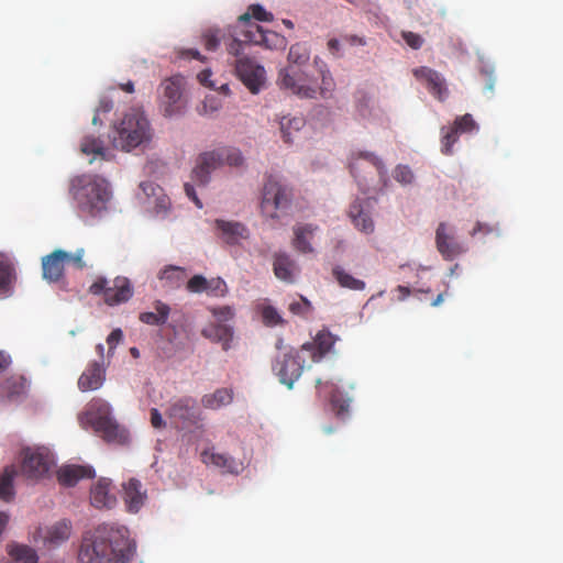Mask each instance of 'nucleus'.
<instances>
[{"instance_id": "1", "label": "nucleus", "mask_w": 563, "mask_h": 563, "mask_svg": "<svg viewBox=\"0 0 563 563\" xmlns=\"http://www.w3.org/2000/svg\"><path fill=\"white\" fill-rule=\"evenodd\" d=\"M135 549L124 526L101 523L84 532L77 560L78 563H129Z\"/></svg>"}, {"instance_id": "2", "label": "nucleus", "mask_w": 563, "mask_h": 563, "mask_svg": "<svg viewBox=\"0 0 563 563\" xmlns=\"http://www.w3.org/2000/svg\"><path fill=\"white\" fill-rule=\"evenodd\" d=\"M69 195L76 202L77 210L92 218L107 211L112 197L109 183L95 174H81L69 180Z\"/></svg>"}, {"instance_id": "3", "label": "nucleus", "mask_w": 563, "mask_h": 563, "mask_svg": "<svg viewBox=\"0 0 563 563\" xmlns=\"http://www.w3.org/2000/svg\"><path fill=\"white\" fill-rule=\"evenodd\" d=\"M154 132L150 120L141 108H131L113 124L110 135L112 146L123 152L145 148Z\"/></svg>"}, {"instance_id": "4", "label": "nucleus", "mask_w": 563, "mask_h": 563, "mask_svg": "<svg viewBox=\"0 0 563 563\" xmlns=\"http://www.w3.org/2000/svg\"><path fill=\"white\" fill-rule=\"evenodd\" d=\"M314 65L321 76V84L319 88L307 82V78L300 71L294 70L291 67L282 69L279 71L278 81L282 88L290 90L294 95L306 98L314 99L319 93L322 98H329L335 88L334 79L327 68L325 63L320 58H314Z\"/></svg>"}, {"instance_id": "5", "label": "nucleus", "mask_w": 563, "mask_h": 563, "mask_svg": "<svg viewBox=\"0 0 563 563\" xmlns=\"http://www.w3.org/2000/svg\"><path fill=\"white\" fill-rule=\"evenodd\" d=\"M111 412V407L104 399L92 398L80 419L101 434L104 441L123 443L126 440L125 431L119 427Z\"/></svg>"}, {"instance_id": "6", "label": "nucleus", "mask_w": 563, "mask_h": 563, "mask_svg": "<svg viewBox=\"0 0 563 563\" xmlns=\"http://www.w3.org/2000/svg\"><path fill=\"white\" fill-rule=\"evenodd\" d=\"M244 158L240 150L234 147H219L199 154L196 166L192 169V179L200 186H206L210 180L212 172L229 165L239 167L243 164Z\"/></svg>"}, {"instance_id": "7", "label": "nucleus", "mask_w": 563, "mask_h": 563, "mask_svg": "<svg viewBox=\"0 0 563 563\" xmlns=\"http://www.w3.org/2000/svg\"><path fill=\"white\" fill-rule=\"evenodd\" d=\"M292 199V189L282 183L277 177H266L261 196L260 209L263 217L267 219H279V212L286 210Z\"/></svg>"}, {"instance_id": "8", "label": "nucleus", "mask_w": 563, "mask_h": 563, "mask_svg": "<svg viewBox=\"0 0 563 563\" xmlns=\"http://www.w3.org/2000/svg\"><path fill=\"white\" fill-rule=\"evenodd\" d=\"M165 413L170 423L179 430L199 428L203 419L197 400L190 396L172 400Z\"/></svg>"}, {"instance_id": "9", "label": "nucleus", "mask_w": 563, "mask_h": 563, "mask_svg": "<svg viewBox=\"0 0 563 563\" xmlns=\"http://www.w3.org/2000/svg\"><path fill=\"white\" fill-rule=\"evenodd\" d=\"M89 292L103 295L107 305L115 306L126 302L133 296V288L126 277L118 276L111 283L99 277L90 285Z\"/></svg>"}, {"instance_id": "10", "label": "nucleus", "mask_w": 563, "mask_h": 563, "mask_svg": "<svg viewBox=\"0 0 563 563\" xmlns=\"http://www.w3.org/2000/svg\"><path fill=\"white\" fill-rule=\"evenodd\" d=\"M22 474L29 479L44 477L53 465L49 452L44 448H25L22 453Z\"/></svg>"}, {"instance_id": "11", "label": "nucleus", "mask_w": 563, "mask_h": 563, "mask_svg": "<svg viewBox=\"0 0 563 563\" xmlns=\"http://www.w3.org/2000/svg\"><path fill=\"white\" fill-rule=\"evenodd\" d=\"M301 351L290 350L276 357L273 363V372L278 376L279 382L291 388L294 383L301 376L305 360L300 357Z\"/></svg>"}, {"instance_id": "12", "label": "nucleus", "mask_w": 563, "mask_h": 563, "mask_svg": "<svg viewBox=\"0 0 563 563\" xmlns=\"http://www.w3.org/2000/svg\"><path fill=\"white\" fill-rule=\"evenodd\" d=\"M240 23L245 26L243 31L244 41L252 42L255 45H262L266 48H283L286 46V38L274 31L264 30L254 22H250V14L244 13L240 16Z\"/></svg>"}, {"instance_id": "13", "label": "nucleus", "mask_w": 563, "mask_h": 563, "mask_svg": "<svg viewBox=\"0 0 563 563\" xmlns=\"http://www.w3.org/2000/svg\"><path fill=\"white\" fill-rule=\"evenodd\" d=\"M235 71L240 80L252 93H257L266 80V71L263 66L250 57H240L235 62Z\"/></svg>"}, {"instance_id": "14", "label": "nucleus", "mask_w": 563, "mask_h": 563, "mask_svg": "<svg viewBox=\"0 0 563 563\" xmlns=\"http://www.w3.org/2000/svg\"><path fill=\"white\" fill-rule=\"evenodd\" d=\"M374 200L369 198H357L351 203L347 217L357 231L364 234H372L374 232L375 223L372 218Z\"/></svg>"}, {"instance_id": "15", "label": "nucleus", "mask_w": 563, "mask_h": 563, "mask_svg": "<svg viewBox=\"0 0 563 563\" xmlns=\"http://www.w3.org/2000/svg\"><path fill=\"white\" fill-rule=\"evenodd\" d=\"M435 246L445 261H453L466 251L445 222H441L437 228Z\"/></svg>"}, {"instance_id": "16", "label": "nucleus", "mask_w": 563, "mask_h": 563, "mask_svg": "<svg viewBox=\"0 0 563 563\" xmlns=\"http://www.w3.org/2000/svg\"><path fill=\"white\" fill-rule=\"evenodd\" d=\"M415 78L426 86L428 91L439 101L449 97V89L444 77L437 70L427 66H420L412 70Z\"/></svg>"}, {"instance_id": "17", "label": "nucleus", "mask_w": 563, "mask_h": 563, "mask_svg": "<svg viewBox=\"0 0 563 563\" xmlns=\"http://www.w3.org/2000/svg\"><path fill=\"white\" fill-rule=\"evenodd\" d=\"M163 96L167 100L164 108V114L166 117H173L181 112L180 97L183 89V77L173 76L165 79L162 84Z\"/></svg>"}, {"instance_id": "18", "label": "nucleus", "mask_w": 563, "mask_h": 563, "mask_svg": "<svg viewBox=\"0 0 563 563\" xmlns=\"http://www.w3.org/2000/svg\"><path fill=\"white\" fill-rule=\"evenodd\" d=\"M67 252L55 250L42 258V276L48 283H57L64 276Z\"/></svg>"}, {"instance_id": "19", "label": "nucleus", "mask_w": 563, "mask_h": 563, "mask_svg": "<svg viewBox=\"0 0 563 563\" xmlns=\"http://www.w3.org/2000/svg\"><path fill=\"white\" fill-rule=\"evenodd\" d=\"M335 338L328 330H321L311 342L301 345L300 351L309 353L310 360L320 362L333 347Z\"/></svg>"}, {"instance_id": "20", "label": "nucleus", "mask_w": 563, "mask_h": 563, "mask_svg": "<svg viewBox=\"0 0 563 563\" xmlns=\"http://www.w3.org/2000/svg\"><path fill=\"white\" fill-rule=\"evenodd\" d=\"M106 380V365L102 362L92 361L78 378V388L81 391L99 389Z\"/></svg>"}, {"instance_id": "21", "label": "nucleus", "mask_w": 563, "mask_h": 563, "mask_svg": "<svg viewBox=\"0 0 563 563\" xmlns=\"http://www.w3.org/2000/svg\"><path fill=\"white\" fill-rule=\"evenodd\" d=\"M214 224L221 239L228 244H238L241 240H246L250 236L249 229L241 222L217 219Z\"/></svg>"}, {"instance_id": "22", "label": "nucleus", "mask_w": 563, "mask_h": 563, "mask_svg": "<svg viewBox=\"0 0 563 563\" xmlns=\"http://www.w3.org/2000/svg\"><path fill=\"white\" fill-rule=\"evenodd\" d=\"M123 499L128 511L136 514L146 500V492L136 478H130L123 484Z\"/></svg>"}, {"instance_id": "23", "label": "nucleus", "mask_w": 563, "mask_h": 563, "mask_svg": "<svg viewBox=\"0 0 563 563\" xmlns=\"http://www.w3.org/2000/svg\"><path fill=\"white\" fill-rule=\"evenodd\" d=\"M201 461L206 465H213L218 468H222L228 473L238 474L242 470L243 465L238 462L234 457L217 453L213 450H205L201 452Z\"/></svg>"}, {"instance_id": "24", "label": "nucleus", "mask_w": 563, "mask_h": 563, "mask_svg": "<svg viewBox=\"0 0 563 563\" xmlns=\"http://www.w3.org/2000/svg\"><path fill=\"white\" fill-rule=\"evenodd\" d=\"M110 481L100 478L90 490L91 505L96 508H112L115 503V496L110 492Z\"/></svg>"}, {"instance_id": "25", "label": "nucleus", "mask_w": 563, "mask_h": 563, "mask_svg": "<svg viewBox=\"0 0 563 563\" xmlns=\"http://www.w3.org/2000/svg\"><path fill=\"white\" fill-rule=\"evenodd\" d=\"M95 477V470L88 465H65L57 472L58 482L65 486H74L81 478Z\"/></svg>"}, {"instance_id": "26", "label": "nucleus", "mask_w": 563, "mask_h": 563, "mask_svg": "<svg viewBox=\"0 0 563 563\" xmlns=\"http://www.w3.org/2000/svg\"><path fill=\"white\" fill-rule=\"evenodd\" d=\"M273 271L278 279L294 283L297 265L288 254L279 252L274 255Z\"/></svg>"}, {"instance_id": "27", "label": "nucleus", "mask_w": 563, "mask_h": 563, "mask_svg": "<svg viewBox=\"0 0 563 563\" xmlns=\"http://www.w3.org/2000/svg\"><path fill=\"white\" fill-rule=\"evenodd\" d=\"M317 230L318 227L313 224H298L294 227V247L300 253H312L311 239Z\"/></svg>"}, {"instance_id": "28", "label": "nucleus", "mask_w": 563, "mask_h": 563, "mask_svg": "<svg viewBox=\"0 0 563 563\" xmlns=\"http://www.w3.org/2000/svg\"><path fill=\"white\" fill-rule=\"evenodd\" d=\"M71 534V523L68 520H60L46 529L44 542L57 547L66 542Z\"/></svg>"}, {"instance_id": "29", "label": "nucleus", "mask_w": 563, "mask_h": 563, "mask_svg": "<svg viewBox=\"0 0 563 563\" xmlns=\"http://www.w3.org/2000/svg\"><path fill=\"white\" fill-rule=\"evenodd\" d=\"M202 335L222 344L223 350H229L233 336L232 328L223 323H211L202 330Z\"/></svg>"}, {"instance_id": "30", "label": "nucleus", "mask_w": 563, "mask_h": 563, "mask_svg": "<svg viewBox=\"0 0 563 563\" xmlns=\"http://www.w3.org/2000/svg\"><path fill=\"white\" fill-rule=\"evenodd\" d=\"M158 278L170 289L179 288L185 284L187 272L184 267L168 265L158 274Z\"/></svg>"}, {"instance_id": "31", "label": "nucleus", "mask_w": 563, "mask_h": 563, "mask_svg": "<svg viewBox=\"0 0 563 563\" xmlns=\"http://www.w3.org/2000/svg\"><path fill=\"white\" fill-rule=\"evenodd\" d=\"M332 276L342 288L354 291H362L366 288V283L364 280L354 277L340 265H335L332 268Z\"/></svg>"}, {"instance_id": "32", "label": "nucleus", "mask_w": 563, "mask_h": 563, "mask_svg": "<svg viewBox=\"0 0 563 563\" xmlns=\"http://www.w3.org/2000/svg\"><path fill=\"white\" fill-rule=\"evenodd\" d=\"M14 280V267L10 258L0 253V297L11 292Z\"/></svg>"}, {"instance_id": "33", "label": "nucleus", "mask_w": 563, "mask_h": 563, "mask_svg": "<svg viewBox=\"0 0 563 563\" xmlns=\"http://www.w3.org/2000/svg\"><path fill=\"white\" fill-rule=\"evenodd\" d=\"M233 400V390L230 388H219L212 394H207L201 398L205 408L217 410L223 406L230 405Z\"/></svg>"}, {"instance_id": "34", "label": "nucleus", "mask_w": 563, "mask_h": 563, "mask_svg": "<svg viewBox=\"0 0 563 563\" xmlns=\"http://www.w3.org/2000/svg\"><path fill=\"white\" fill-rule=\"evenodd\" d=\"M155 311L140 313V321L150 325H163L166 323L170 308L168 305L157 300L154 303Z\"/></svg>"}, {"instance_id": "35", "label": "nucleus", "mask_w": 563, "mask_h": 563, "mask_svg": "<svg viewBox=\"0 0 563 563\" xmlns=\"http://www.w3.org/2000/svg\"><path fill=\"white\" fill-rule=\"evenodd\" d=\"M18 472L14 465L4 468L0 477V499L10 501L14 497L13 479Z\"/></svg>"}, {"instance_id": "36", "label": "nucleus", "mask_w": 563, "mask_h": 563, "mask_svg": "<svg viewBox=\"0 0 563 563\" xmlns=\"http://www.w3.org/2000/svg\"><path fill=\"white\" fill-rule=\"evenodd\" d=\"M140 187L148 199L151 196L155 198L156 212L165 211L168 208L169 199L163 195V189L159 186L151 181H144L140 185Z\"/></svg>"}, {"instance_id": "37", "label": "nucleus", "mask_w": 563, "mask_h": 563, "mask_svg": "<svg viewBox=\"0 0 563 563\" xmlns=\"http://www.w3.org/2000/svg\"><path fill=\"white\" fill-rule=\"evenodd\" d=\"M360 159H364V161L368 162L371 165H373L377 169V172L380 175L385 173L384 164L378 156H376L374 153H371V152L358 151V152H353L351 154V158H350V170L354 176H355V170L357 168V162Z\"/></svg>"}, {"instance_id": "38", "label": "nucleus", "mask_w": 563, "mask_h": 563, "mask_svg": "<svg viewBox=\"0 0 563 563\" xmlns=\"http://www.w3.org/2000/svg\"><path fill=\"white\" fill-rule=\"evenodd\" d=\"M279 124H280V132H282V136H283L284 141L286 143H291L292 142V137H291L292 132L300 131L305 125V120L301 117H283L280 119Z\"/></svg>"}, {"instance_id": "39", "label": "nucleus", "mask_w": 563, "mask_h": 563, "mask_svg": "<svg viewBox=\"0 0 563 563\" xmlns=\"http://www.w3.org/2000/svg\"><path fill=\"white\" fill-rule=\"evenodd\" d=\"M244 30H245V26L240 23V19H239L238 24L234 26L232 38H231L230 43L227 44V49H228L229 54L238 57L243 52L245 44H252V42L244 41V35H243Z\"/></svg>"}, {"instance_id": "40", "label": "nucleus", "mask_w": 563, "mask_h": 563, "mask_svg": "<svg viewBox=\"0 0 563 563\" xmlns=\"http://www.w3.org/2000/svg\"><path fill=\"white\" fill-rule=\"evenodd\" d=\"M80 151L86 155L95 154V155H100L102 157L106 154L103 141L93 135H85L84 136V139L80 143Z\"/></svg>"}, {"instance_id": "41", "label": "nucleus", "mask_w": 563, "mask_h": 563, "mask_svg": "<svg viewBox=\"0 0 563 563\" xmlns=\"http://www.w3.org/2000/svg\"><path fill=\"white\" fill-rule=\"evenodd\" d=\"M10 555L23 563H37V554L36 552L27 545H13L9 550Z\"/></svg>"}, {"instance_id": "42", "label": "nucleus", "mask_w": 563, "mask_h": 563, "mask_svg": "<svg viewBox=\"0 0 563 563\" xmlns=\"http://www.w3.org/2000/svg\"><path fill=\"white\" fill-rule=\"evenodd\" d=\"M459 130H456L453 125L450 128H442V139H441V152L444 155L452 154V147L457 142L460 136Z\"/></svg>"}, {"instance_id": "43", "label": "nucleus", "mask_w": 563, "mask_h": 563, "mask_svg": "<svg viewBox=\"0 0 563 563\" xmlns=\"http://www.w3.org/2000/svg\"><path fill=\"white\" fill-rule=\"evenodd\" d=\"M26 380L24 377H11L5 382L4 391L9 398H15L24 394Z\"/></svg>"}, {"instance_id": "44", "label": "nucleus", "mask_w": 563, "mask_h": 563, "mask_svg": "<svg viewBox=\"0 0 563 563\" xmlns=\"http://www.w3.org/2000/svg\"><path fill=\"white\" fill-rule=\"evenodd\" d=\"M288 310L295 316L306 318L312 312L313 307L306 297L300 296L299 300H294L289 303Z\"/></svg>"}, {"instance_id": "45", "label": "nucleus", "mask_w": 563, "mask_h": 563, "mask_svg": "<svg viewBox=\"0 0 563 563\" xmlns=\"http://www.w3.org/2000/svg\"><path fill=\"white\" fill-rule=\"evenodd\" d=\"M288 60L292 64L302 65L309 60V51L302 44H294L289 48Z\"/></svg>"}, {"instance_id": "46", "label": "nucleus", "mask_w": 563, "mask_h": 563, "mask_svg": "<svg viewBox=\"0 0 563 563\" xmlns=\"http://www.w3.org/2000/svg\"><path fill=\"white\" fill-rule=\"evenodd\" d=\"M206 292L213 297H223L228 292L225 282L220 277L207 279Z\"/></svg>"}, {"instance_id": "47", "label": "nucleus", "mask_w": 563, "mask_h": 563, "mask_svg": "<svg viewBox=\"0 0 563 563\" xmlns=\"http://www.w3.org/2000/svg\"><path fill=\"white\" fill-rule=\"evenodd\" d=\"M456 130H459L460 133H470L474 130H477V124L474 121L473 117L468 113L457 117L453 124Z\"/></svg>"}, {"instance_id": "48", "label": "nucleus", "mask_w": 563, "mask_h": 563, "mask_svg": "<svg viewBox=\"0 0 563 563\" xmlns=\"http://www.w3.org/2000/svg\"><path fill=\"white\" fill-rule=\"evenodd\" d=\"M245 13L250 14V20L253 18L256 21H261V22H271L274 19L273 14L271 12L266 11L260 4L250 5Z\"/></svg>"}, {"instance_id": "49", "label": "nucleus", "mask_w": 563, "mask_h": 563, "mask_svg": "<svg viewBox=\"0 0 563 563\" xmlns=\"http://www.w3.org/2000/svg\"><path fill=\"white\" fill-rule=\"evenodd\" d=\"M207 278L202 275L192 276L186 284L187 290L194 294L206 292Z\"/></svg>"}, {"instance_id": "50", "label": "nucleus", "mask_w": 563, "mask_h": 563, "mask_svg": "<svg viewBox=\"0 0 563 563\" xmlns=\"http://www.w3.org/2000/svg\"><path fill=\"white\" fill-rule=\"evenodd\" d=\"M394 178L401 184H411L413 180L412 170L406 165H398L394 172Z\"/></svg>"}, {"instance_id": "51", "label": "nucleus", "mask_w": 563, "mask_h": 563, "mask_svg": "<svg viewBox=\"0 0 563 563\" xmlns=\"http://www.w3.org/2000/svg\"><path fill=\"white\" fill-rule=\"evenodd\" d=\"M262 316H263L264 322L267 325H277V324H282L284 322L282 317L279 316L278 311L272 306H266L263 309Z\"/></svg>"}, {"instance_id": "52", "label": "nucleus", "mask_w": 563, "mask_h": 563, "mask_svg": "<svg viewBox=\"0 0 563 563\" xmlns=\"http://www.w3.org/2000/svg\"><path fill=\"white\" fill-rule=\"evenodd\" d=\"M202 40L207 51H216L220 45V37L217 30L207 31L203 34Z\"/></svg>"}, {"instance_id": "53", "label": "nucleus", "mask_w": 563, "mask_h": 563, "mask_svg": "<svg viewBox=\"0 0 563 563\" xmlns=\"http://www.w3.org/2000/svg\"><path fill=\"white\" fill-rule=\"evenodd\" d=\"M401 37L404 38L406 44L412 49H419L424 43V40L422 38L421 35L413 33L411 31H404L401 33Z\"/></svg>"}, {"instance_id": "54", "label": "nucleus", "mask_w": 563, "mask_h": 563, "mask_svg": "<svg viewBox=\"0 0 563 563\" xmlns=\"http://www.w3.org/2000/svg\"><path fill=\"white\" fill-rule=\"evenodd\" d=\"M210 311L218 319V323L225 322L233 318V310L229 306L211 308Z\"/></svg>"}, {"instance_id": "55", "label": "nucleus", "mask_w": 563, "mask_h": 563, "mask_svg": "<svg viewBox=\"0 0 563 563\" xmlns=\"http://www.w3.org/2000/svg\"><path fill=\"white\" fill-rule=\"evenodd\" d=\"M113 109V102L107 97L100 99L99 104L96 109V114L92 118V124H98L99 113H108Z\"/></svg>"}, {"instance_id": "56", "label": "nucleus", "mask_w": 563, "mask_h": 563, "mask_svg": "<svg viewBox=\"0 0 563 563\" xmlns=\"http://www.w3.org/2000/svg\"><path fill=\"white\" fill-rule=\"evenodd\" d=\"M123 332L121 329H114L107 338V343L109 345V354H112L113 350L117 345L122 341Z\"/></svg>"}, {"instance_id": "57", "label": "nucleus", "mask_w": 563, "mask_h": 563, "mask_svg": "<svg viewBox=\"0 0 563 563\" xmlns=\"http://www.w3.org/2000/svg\"><path fill=\"white\" fill-rule=\"evenodd\" d=\"M84 255V249L77 250L74 254L67 253V263H73L77 268L81 269L85 267Z\"/></svg>"}, {"instance_id": "58", "label": "nucleus", "mask_w": 563, "mask_h": 563, "mask_svg": "<svg viewBox=\"0 0 563 563\" xmlns=\"http://www.w3.org/2000/svg\"><path fill=\"white\" fill-rule=\"evenodd\" d=\"M331 405L334 410H336L338 415H341L349 409V401L347 400H341L336 397L335 394H332L330 397Z\"/></svg>"}, {"instance_id": "59", "label": "nucleus", "mask_w": 563, "mask_h": 563, "mask_svg": "<svg viewBox=\"0 0 563 563\" xmlns=\"http://www.w3.org/2000/svg\"><path fill=\"white\" fill-rule=\"evenodd\" d=\"M497 228L494 225H490L488 223L477 222L474 227V229L471 231V235L475 236L479 233L483 234H489L493 233Z\"/></svg>"}, {"instance_id": "60", "label": "nucleus", "mask_w": 563, "mask_h": 563, "mask_svg": "<svg viewBox=\"0 0 563 563\" xmlns=\"http://www.w3.org/2000/svg\"><path fill=\"white\" fill-rule=\"evenodd\" d=\"M151 424L156 429H161L166 426V423L162 417V413L156 408H153L151 410Z\"/></svg>"}, {"instance_id": "61", "label": "nucleus", "mask_w": 563, "mask_h": 563, "mask_svg": "<svg viewBox=\"0 0 563 563\" xmlns=\"http://www.w3.org/2000/svg\"><path fill=\"white\" fill-rule=\"evenodd\" d=\"M184 189H185V192L187 195V197L189 199H191L194 201V203L199 208L201 209L202 208V202L201 200L198 198L197 194H196V190H195V187L191 185V184H188L186 183L185 186H184Z\"/></svg>"}, {"instance_id": "62", "label": "nucleus", "mask_w": 563, "mask_h": 563, "mask_svg": "<svg viewBox=\"0 0 563 563\" xmlns=\"http://www.w3.org/2000/svg\"><path fill=\"white\" fill-rule=\"evenodd\" d=\"M342 42L351 45V46H356V45H365L366 44V41L364 37H361L358 35H344L342 36Z\"/></svg>"}, {"instance_id": "63", "label": "nucleus", "mask_w": 563, "mask_h": 563, "mask_svg": "<svg viewBox=\"0 0 563 563\" xmlns=\"http://www.w3.org/2000/svg\"><path fill=\"white\" fill-rule=\"evenodd\" d=\"M369 101L371 99L366 93H362L361 97L357 99L356 108L362 115H365Z\"/></svg>"}, {"instance_id": "64", "label": "nucleus", "mask_w": 563, "mask_h": 563, "mask_svg": "<svg viewBox=\"0 0 563 563\" xmlns=\"http://www.w3.org/2000/svg\"><path fill=\"white\" fill-rule=\"evenodd\" d=\"M341 42L336 38H330L328 41V49L334 56H340Z\"/></svg>"}]
</instances>
